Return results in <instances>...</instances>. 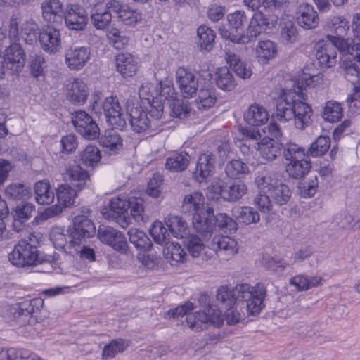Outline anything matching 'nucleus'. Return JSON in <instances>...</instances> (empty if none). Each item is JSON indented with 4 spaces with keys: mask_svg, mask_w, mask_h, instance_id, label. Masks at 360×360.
I'll use <instances>...</instances> for the list:
<instances>
[{
    "mask_svg": "<svg viewBox=\"0 0 360 360\" xmlns=\"http://www.w3.org/2000/svg\"><path fill=\"white\" fill-rule=\"evenodd\" d=\"M321 80V77L319 75L304 76L301 79V82H298L297 89H295V92L300 98H294L292 120L295 127L298 129L302 130L310 124L313 114L311 105L304 101L308 99V96L304 87H314Z\"/></svg>",
    "mask_w": 360,
    "mask_h": 360,
    "instance_id": "1",
    "label": "nucleus"
},
{
    "mask_svg": "<svg viewBox=\"0 0 360 360\" xmlns=\"http://www.w3.org/2000/svg\"><path fill=\"white\" fill-rule=\"evenodd\" d=\"M8 258L10 262L17 267L37 266L39 264L51 262L49 259L41 258L36 245L30 244L26 240H20L8 254Z\"/></svg>",
    "mask_w": 360,
    "mask_h": 360,
    "instance_id": "2",
    "label": "nucleus"
},
{
    "mask_svg": "<svg viewBox=\"0 0 360 360\" xmlns=\"http://www.w3.org/2000/svg\"><path fill=\"white\" fill-rule=\"evenodd\" d=\"M268 24V19L262 13L257 12L255 13L251 18L246 34L242 33L234 34L233 32L226 30L224 27H219V32L221 36L224 39H229L238 44H247L259 36L261 32L266 29Z\"/></svg>",
    "mask_w": 360,
    "mask_h": 360,
    "instance_id": "3",
    "label": "nucleus"
},
{
    "mask_svg": "<svg viewBox=\"0 0 360 360\" xmlns=\"http://www.w3.org/2000/svg\"><path fill=\"white\" fill-rule=\"evenodd\" d=\"M126 105L129 122L134 131L141 133L149 129L152 131L157 130L160 119L155 120L149 112L144 111L139 103L127 101Z\"/></svg>",
    "mask_w": 360,
    "mask_h": 360,
    "instance_id": "4",
    "label": "nucleus"
},
{
    "mask_svg": "<svg viewBox=\"0 0 360 360\" xmlns=\"http://www.w3.org/2000/svg\"><path fill=\"white\" fill-rule=\"evenodd\" d=\"M348 44L345 39L332 38V41H319L315 46L316 58L321 66L331 68L337 62V50L345 49Z\"/></svg>",
    "mask_w": 360,
    "mask_h": 360,
    "instance_id": "5",
    "label": "nucleus"
},
{
    "mask_svg": "<svg viewBox=\"0 0 360 360\" xmlns=\"http://www.w3.org/2000/svg\"><path fill=\"white\" fill-rule=\"evenodd\" d=\"M255 181L258 188H267V192L276 205L281 206L290 200L291 191L289 187L271 175L257 177Z\"/></svg>",
    "mask_w": 360,
    "mask_h": 360,
    "instance_id": "6",
    "label": "nucleus"
},
{
    "mask_svg": "<svg viewBox=\"0 0 360 360\" xmlns=\"http://www.w3.org/2000/svg\"><path fill=\"white\" fill-rule=\"evenodd\" d=\"M163 91L164 88L161 83L155 87L152 84H143L139 89L140 97L150 103L149 113L155 120L160 119L163 113V99L167 98L162 93Z\"/></svg>",
    "mask_w": 360,
    "mask_h": 360,
    "instance_id": "7",
    "label": "nucleus"
},
{
    "mask_svg": "<svg viewBox=\"0 0 360 360\" xmlns=\"http://www.w3.org/2000/svg\"><path fill=\"white\" fill-rule=\"evenodd\" d=\"M77 192L79 191L70 184H65L58 186L56 190L58 205L46 208L41 214V218L47 220L61 213L64 207L72 206L75 203Z\"/></svg>",
    "mask_w": 360,
    "mask_h": 360,
    "instance_id": "8",
    "label": "nucleus"
},
{
    "mask_svg": "<svg viewBox=\"0 0 360 360\" xmlns=\"http://www.w3.org/2000/svg\"><path fill=\"white\" fill-rule=\"evenodd\" d=\"M186 321L192 330L199 331L203 330V323L219 328L224 323V318L221 309L217 306H210L204 311L187 315Z\"/></svg>",
    "mask_w": 360,
    "mask_h": 360,
    "instance_id": "9",
    "label": "nucleus"
},
{
    "mask_svg": "<svg viewBox=\"0 0 360 360\" xmlns=\"http://www.w3.org/2000/svg\"><path fill=\"white\" fill-rule=\"evenodd\" d=\"M106 122L116 129L122 130L127 125L124 114L116 96L105 98L102 104Z\"/></svg>",
    "mask_w": 360,
    "mask_h": 360,
    "instance_id": "10",
    "label": "nucleus"
},
{
    "mask_svg": "<svg viewBox=\"0 0 360 360\" xmlns=\"http://www.w3.org/2000/svg\"><path fill=\"white\" fill-rule=\"evenodd\" d=\"M72 123L77 131L89 140L98 138L100 129L96 122L84 110H77L72 113Z\"/></svg>",
    "mask_w": 360,
    "mask_h": 360,
    "instance_id": "11",
    "label": "nucleus"
},
{
    "mask_svg": "<svg viewBox=\"0 0 360 360\" xmlns=\"http://www.w3.org/2000/svg\"><path fill=\"white\" fill-rule=\"evenodd\" d=\"M248 284H238L235 288H230L227 286L219 288L216 295V299L218 302V309H228L240 302V297L249 296L248 291Z\"/></svg>",
    "mask_w": 360,
    "mask_h": 360,
    "instance_id": "12",
    "label": "nucleus"
},
{
    "mask_svg": "<svg viewBox=\"0 0 360 360\" xmlns=\"http://www.w3.org/2000/svg\"><path fill=\"white\" fill-rule=\"evenodd\" d=\"M25 54L21 46L18 43L11 44L6 50L1 62L0 72L5 74V70L18 72L24 67Z\"/></svg>",
    "mask_w": 360,
    "mask_h": 360,
    "instance_id": "13",
    "label": "nucleus"
},
{
    "mask_svg": "<svg viewBox=\"0 0 360 360\" xmlns=\"http://www.w3.org/2000/svg\"><path fill=\"white\" fill-rule=\"evenodd\" d=\"M129 200L130 196L126 194L112 198L109 203L110 213L108 214L104 213L105 217L116 221L124 229L127 228L130 218L126 217L125 214L128 210Z\"/></svg>",
    "mask_w": 360,
    "mask_h": 360,
    "instance_id": "14",
    "label": "nucleus"
},
{
    "mask_svg": "<svg viewBox=\"0 0 360 360\" xmlns=\"http://www.w3.org/2000/svg\"><path fill=\"white\" fill-rule=\"evenodd\" d=\"M98 236L102 243L112 247L115 251L121 254L127 253L129 245L121 231L110 226L100 227Z\"/></svg>",
    "mask_w": 360,
    "mask_h": 360,
    "instance_id": "15",
    "label": "nucleus"
},
{
    "mask_svg": "<svg viewBox=\"0 0 360 360\" xmlns=\"http://www.w3.org/2000/svg\"><path fill=\"white\" fill-rule=\"evenodd\" d=\"M63 19L69 30L77 32L85 30L89 20L86 10L81 6L73 4L67 6Z\"/></svg>",
    "mask_w": 360,
    "mask_h": 360,
    "instance_id": "16",
    "label": "nucleus"
},
{
    "mask_svg": "<svg viewBox=\"0 0 360 360\" xmlns=\"http://www.w3.org/2000/svg\"><path fill=\"white\" fill-rule=\"evenodd\" d=\"M212 191L214 193H219L224 200L236 202L247 193L248 186L244 182L238 181L213 186Z\"/></svg>",
    "mask_w": 360,
    "mask_h": 360,
    "instance_id": "17",
    "label": "nucleus"
},
{
    "mask_svg": "<svg viewBox=\"0 0 360 360\" xmlns=\"http://www.w3.org/2000/svg\"><path fill=\"white\" fill-rule=\"evenodd\" d=\"M176 82L184 98L192 97L199 88L198 79L189 69L179 67L176 71Z\"/></svg>",
    "mask_w": 360,
    "mask_h": 360,
    "instance_id": "18",
    "label": "nucleus"
},
{
    "mask_svg": "<svg viewBox=\"0 0 360 360\" xmlns=\"http://www.w3.org/2000/svg\"><path fill=\"white\" fill-rule=\"evenodd\" d=\"M248 291L250 293L249 296L240 297V302L245 301L248 314L255 316L258 314L264 307L266 289L263 284L258 283L253 288L248 285Z\"/></svg>",
    "mask_w": 360,
    "mask_h": 360,
    "instance_id": "19",
    "label": "nucleus"
},
{
    "mask_svg": "<svg viewBox=\"0 0 360 360\" xmlns=\"http://www.w3.org/2000/svg\"><path fill=\"white\" fill-rule=\"evenodd\" d=\"M49 238L54 247L56 249L61 250L65 252L75 256L77 251V243L79 239L71 233L70 235L66 236L63 233L62 229L59 227L53 228L49 233Z\"/></svg>",
    "mask_w": 360,
    "mask_h": 360,
    "instance_id": "20",
    "label": "nucleus"
},
{
    "mask_svg": "<svg viewBox=\"0 0 360 360\" xmlns=\"http://www.w3.org/2000/svg\"><path fill=\"white\" fill-rule=\"evenodd\" d=\"M210 247L215 251L219 257L228 260L235 255L238 251V242L226 236H215Z\"/></svg>",
    "mask_w": 360,
    "mask_h": 360,
    "instance_id": "21",
    "label": "nucleus"
},
{
    "mask_svg": "<svg viewBox=\"0 0 360 360\" xmlns=\"http://www.w3.org/2000/svg\"><path fill=\"white\" fill-rule=\"evenodd\" d=\"M91 49L88 46H71L65 52V63L72 70H79L88 63Z\"/></svg>",
    "mask_w": 360,
    "mask_h": 360,
    "instance_id": "22",
    "label": "nucleus"
},
{
    "mask_svg": "<svg viewBox=\"0 0 360 360\" xmlns=\"http://www.w3.org/2000/svg\"><path fill=\"white\" fill-rule=\"evenodd\" d=\"M64 177L70 182V186L75 187L78 191L88 188L91 184L89 173L77 164L66 167Z\"/></svg>",
    "mask_w": 360,
    "mask_h": 360,
    "instance_id": "23",
    "label": "nucleus"
},
{
    "mask_svg": "<svg viewBox=\"0 0 360 360\" xmlns=\"http://www.w3.org/2000/svg\"><path fill=\"white\" fill-rule=\"evenodd\" d=\"M214 168V155L212 153H203L198 158L193 177L199 183L206 182L207 179L213 174Z\"/></svg>",
    "mask_w": 360,
    "mask_h": 360,
    "instance_id": "24",
    "label": "nucleus"
},
{
    "mask_svg": "<svg viewBox=\"0 0 360 360\" xmlns=\"http://www.w3.org/2000/svg\"><path fill=\"white\" fill-rule=\"evenodd\" d=\"M89 95L86 84L80 78H75L67 84V99L74 105H84Z\"/></svg>",
    "mask_w": 360,
    "mask_h": 360,
    "instance_id": "25",
    "label": "nucleus"
},
{
    "mask_svg": "<svg viewBox=\"0 0 360 360\" xmlns=\"http://www.w3.org/2000/svg\"><path fill=\"white\" fill-rule=\"evenodd\" d=\"M193 226L205 239L210 238L214 228V210L207 207L202 213L195 214L193 217Z\"/></svg>",
    "mask_w": 360,
    "mask_h": 360,
    "instance_id": "26",
    "label": "nucleus"
},
{
    "mask_svg": "<svg viewBox=\"0 0 360 360\" xmlns=\"http://www.w3.org/2000/svg\"><path fill=\"white\" fill-rule=\"evenodd\" d=\"M39 42L41 49L48 53H55L61 48L60 30L53 27H47L39 33Z\"/></svg>",
    "mask_w": 360,
    "mask_h": 360,
    "instance_id": "27",
    "label": "nucleus"
},
{
    "mask_svg": "<svg viewBox=\"0 0 360 360\" xmlns=\"http://www.w3.org/2000/svg\"><path fill=\"white\" fill-rule=\"evenodd\" d=\"M89 212L90 209L84 208L82 211V214L75 217L73 220L74 230L72 233L79 239V242H82L83 238L91 237L96 232L94 223L86 215Z\"/></svg>",
    "mask_w": 360,
    "mask_h": 360,
    "instance_id": "28",
    "label": "nucleus"
},
{
    "mask_svg": "<svg viewBox=\"0 0 360 360\" xmlns=\"http://www.w3.org/2000/svg\"><path fill=\"white\" fill-rule=\"evenodd\" d=\"M43 19L51 24H60L63 20V4L59 0H46L41 4Z\"/></svg>",
    "mask_w": 360,
    "mask_h": 360,
    "instance_id": "29",
    "label": "nucleus"
},
{
    "mask_svg": "<svg viewBox=\"0 0 360 360\" xmlns=\"http://www.w3.org/2000/svg\"><path fill=\"white\" fill-rule=\"evenodd\" d=\"M294 98L290 94L283 95L278 98L275 101V109L273 112V117L281 122H287L292 120Z\"/></svg>",
    "mask_w": 360,
    "mask_h": 360,
    "instance_id": "30",
    "label": "nucleus"
},
{
    "mask_svg": "<svg viewBox=\"0 0 360 360\" xmlns=\"http://www.w3.org/2000/svg\"><path fill=\"white\" fill-rule=\"evenodd\" d=\"M296 14L298 25L304 29H314L319 25L318 14L314 7L309 4H301L297 8Z\"/></svg>",
    "mask_w": 360,
    "mask_h": 360,
    "instance_id": "31",
    "label": "nucleus"
},
{
    "mask_svg": "<svg viewBox=\"0 0 360 360\" xmlns=\"http://www.w3.org/2000/svg\"><path fill=\"white\" fill-rule=\"evenodd\" d=\"M252 148H256V151L267 161L276 159L281 151V144L269 137H264L259 142H255Z\"/></svg>",
    "mask_w": 360,
    "mask_h": 360,
    "instance_id": "32",
    "label": "nucleus"
},
{
    "mask_svg": "<svg viewBox=\"0 0 360 360\" xmlns=\"http://www.w3.org/2000/svg\"><path fill=\"white\" fill-rule=\"evenodd\" d=\"M182 210L185 213L192 214H200L206 211L205 208V198L200 192H193L184 196Z\"/></svg>",
    "mask_w": 360,
    "mask_h": 360,
    "instance_id": "33",
    "label": "nucleus"
},
{
    "mask_svg": "<svg viewBox=\"0 0 360 360\" xmlns=\"http://www.w3.org/2000/svg\"><path fill=\"white\" fill-rule=\"evenodd\" d=\"M115 61L117 70L124 77H132L138 70V61L129 53L118 54Z\"/></svg>",
    "mask_w": 360,
    "mask_h": 360,
    "instance_id": "34",
    "label": "nucleus"
},
{
    "mask_svg": "<svg viewBox=\"0 0 360 360\" xmlns=\"http://www.w3.org/2000/svg\"><path fill=\"white\" fill-rule=\"evenodd\" d=\"M198 92V97L195 100L197 108L199 110H207L212 107L217 101L214 90L210 84H201Z\"/></svg>",
    "mask_w": 360,
    "mask_h": 360,
    "instance_id": "35",
    "label": "nucleus"
},
{
    "mask_svg": "<svg viewBox=\"0 0 360 360\" xmlns=\"http://www.w3.org/2000/svg\"><path fill=\"white\" fill-rule=\"evenodd\" d=\"M99 143L105 148V152L110 155L117 153L122 147V139L114 128L105 131V134L100 138Z\"/></svg>",
    "mask_w": 360,
    "mask_h": 360,
    "instance_id": "36",
    "label": "nucleus"
},
{
    "mask_svg": "<svg viewBox=\"0 0 360 360\" xmlns=\"http://www.w3.org/2000/svg\"><path fill=\"white\" fill-rule=\"evenodd\" d=\"M231 214L240 223L245 225L256 224L260 220V215L257 210L249 206H234Z\"/></svg>",
    "mask_w": 360,
    "mask_h": 360,
    "instance_id": "37",
    "label": "nucleus"
},
{
    "mask_svg": "<svg viewBox=\"0 0 360 360\" xmlns=\"http://www.w3.org/2000/svg\"><path fill=\"white\" fill-rule=\"evenodd\" d=\"M244 119L250 125L261 126L268 121L269 112L263 106L252 105L244 113Z\"/></svg>",
    "mask_w": 360,
    "mask_h": 360,
    "instance_id": "38",
    "label": "nucleus"
},
{
    "mask_svg": "<svg viewBox=\"0 0 360 360\" xmlns=\"http://www.w3.org/2000/svg\"><path fill=\"white\" fill-rule=\"evenodd\" d=\"M145 200L141 196L131 195L128 206L131 218L138 224H143L148 219L145 211Z\"/></svg>",
    "mask_w": 360,
    "mask_h": 360,
    "instance_id": "39",
    "label": "nucleus"
},
{
    "mask_svg": "<svg viewBox=\"0 0 360 360\" xmlns=\"http://www.w3.org/2000/svg\"><path fill=\"white\" fill-rule=\"evenodd\" d=\"M165 224L174 237L184 238L188 236V225L181 217L169 214L165 219Z\"/></svg>",
    "mask_w": 360,
    "mask_h": 360,
    "instance_id": "40",
    "label": "nucleus"
},
{
    "mask_svg": "<svg viewBox=\"0 0 360 360\" xmlns=\"http://www.w3.org/2000/svg\"><path fill=\"white\" fill-rule=\"evenodd\" d=\"M255 53L259 63H266L276 56V44L271 40L260 41L255 48Z\"/></svg>",
    "mask_w": 360,
    "mask_h": 360,
    "instance_id": "41",
    "label": "nucleus"
},
{
    "mask_svg": "<svg viewBox=\"0 0 360 360\" xmlns=\"http://www.w3.org/2000/svg\"><path fill=\"white\" fill-rule=\"evenodd\" d=\"M214 79L217 86L224 91H232L236 86L233 75L226 67H221L217 70Z\"/></svg>",
    "mask_w": 360,
    "mask_h": 360,
    "instance_id": "42",
    "label": "nucleus"
},
{
    "mask_svg": "<svg viewBox=\"0 0 360 360\" xmlns=\"http://www.w3.org/2000/svg\"><path fill=\"white\" fill-rule=\"evenodd\" d=\"M311 167V163L307 158L287 162L285 169L290 177L300 179L307 174Z\"/></svg>",
    "mask_w": 360,
    "mask_h": 360,
    "instance_id": "43",
    "label": "nucleus"
},
{
    "mask_svg": "<svg viewBox=\"0 0 360 360\" xmlns=\"http://www.w3.org/2000/svg\"><path fill=\"white\" fill-rule=\"evenodd\" d=\"M130 344V341L117 338L111 340L108 345H105L102 352V359L107 360L114 358L119 353L123 352Z\"/></svg>",
    "mask_w": 360,
    "mask_h": 360,
    "instance_id": "44",
    "label": "nucleus"
},
{
    "mask_svg": "<svg viewBox=\"0 0 360 360\" xmlns=\"http://www.w3.org/2000/svg\"><path fill=\"white\" fill-rule=\"evenodd\" d=\"M190 162V155L186 153H176L169 156L165 163V168L172 172L185 170Z\"/></svg>",
    "mask_w": 360,
    "mask_h": 360,
    "instance_id": "45",
    "label": "nucleus"
},
{
    "mask_svg": "<svg viewBox=\"0 0 360 360\" xmlns=\"http://www.w3.org/2000/svg\"><path fill=\"white\" fill-rule=\"evenodd\" d=\"M34 188L35 199L37 203L48 205L53 202L55 195L49 183L41 181H38L35 184Z\"/></svg>",
    "mask_w": 360,
    "mask_h": 360,
    "instance_id": "46",
    "label": "nucleus"
},
{
    "mask_svg": "<svg viewBox=\"0 0 360 360\" xmlns=\"http://www.w3.org/2000/svg\"><path fill=\"white\" fill-rule=\"evenodd\" d=\"M224 172L231 179H239L248 174L249 167L240 160L233 159L226 164Z\"/></svg>",
    "mask_w": 360,
    "mask_h": 360,
    "instance_id": "47",
    "label": "nucleus"
},
{
    "mask_svg": "<svg viewBox=\"0 0 360 360\" xmlns=\"http://www.w3.org/2000/svg\"><path fill=\"white\" fill-rule=\"evenodd\" d=\"M321 281L322 278L319 276L297 275L290 279V284L294 285L298 290L302 291L319 285Z\"/></svg>",
    "mask_w": 360,
    "mask_h": 360,
    "instance_id": "48",
    "label": "nucleus"
},
{
    "mask_svg": "<svg viewBox=\"0 0 360 360\" xmlns=\"http://www.w3.org/2000/svg\"><path fill=\"white\" fill-rule=\"evenodd\" d=\"M6 195L14 200H24L32 195L30 188L22 184H11L5 190Z\"/></svg>",
    "mask_w": 360,
    "mask_h": 360,
    "instance_id": "49",
    "label": "nucleus"
},
{
    "mask_svg": "<svg viewBox=\"0 0 360 360\" xmlns=\"http://www.w3.org/2000/svg\"><path fill=\"white\" fill-rule=\"evenodd\" d=\"M130 242L138 249L143 251L150 250L153 244L150 238L142 231L136 229H131L128 231Z\"/></svg>",
    "mask_w": 360,
    "mask_h": 360,
    "instance_id": "50",
    "label": "nucleus"
},
{
    "mask_svg": "<svg viewBox=\"0 0 360 360\" xmlns=\"http://www.w3.org/2000/svg\"><path fill=\"white\" fill-rule=\"evenodd\" d=\"M328 26L333 30L335 36L328 35L327 39L332 41V38H340L345 39L344 36L347 34L349 29V22L344 18L340 16H334L330 18Z\"/></svg>",
    "mask_w": 360,
    "mask_h": 360,
    "instance_id": "51",
    "label": "nucleus"
},
{
    "mask_svg": "<svg viewBox=\"0 0 360 360\" xmlns=\"http://www.w3.org/2000/svg\"><path fill=\"white\" fill-rule=\"evenodd\" d=\"M343 116V110L340 103L330 101L326 103L322 117L329 122H338Z\"/></svg>",
    "mask_w": 360,
    "mask_h": 360,
    "instance_id": "52",
    "label": "nucleus"
},
{
    "mask_svg": "<svg viewBox=\"0 0 360 360\" xmlns=\"http://www.w3.org/2000/svg\"><path fill=\"white\" fill-rule=\"evenodd\" d=\"M227 20L229 25V29L225 28L226 30L233 32L234 34H241L243 26L248 22L245 12L237 11L227 15Z\"/></svg>",
    "mask_w": 360,
    "mask_h": 360,
    "instance_id": "53",
    "label": "nucleus"
},
{
    "mask_svg": "<svg viewBox=\"0 0 360 360\" xmlns=\"http://www.w3.org/2000/svg\"><path fill=\"white\" fill-rule=\"evenodd\" d=\"M101 158L100 150L94 145H88L80 153V160L86 167H93Z\"/></svg>",
    "mask_w": 360,
    "mask_h": 360,
    "instance_id": "54",
    "label": "nucleus"
},
{
    "mask_svg": "<svg viewBox=\"0 0 360 360\" xmlns=\"http://www.w3.org/2000/svg\"><path fill=\"white\" fill-rule=\"evenodd\" d=\"M44 303L41 298L25 300L18 304L17 311L15 312L18 316H29L34 314L36 310L42 307Z\"/></svg>",
    "mask_w": 360,
    "mask_h": 360,
    "instance_id": "55",
    "label": "nucleus"
},
{
    "mask_svg": "<svg viewBox=\"0 0 360 360\" xmlns=\"http://www.w3.org/2000/svg\"><path fill=\"white\" fill-rule=\"evenodd\" d=\"M283 153L286 162L297 161L307 158V153L304 148L291 142L285 144Z\"/></svg>",
    "mask_w": 360,
    "mask_h": 360,
    "instance_id": "56",
    "label": "nucleus"
},
{
    "mask_svg": "<svg viewBox=\"0 0 360 360\" xmlns=\"http://www.w3.org/2000/svg\"><path fill=\"white\" fill-rule=\"evenodd\" d=\"M199 38L198 44L201 49L210 50L215 39V33L213 30L206 25H201L197 30Z\"/></svg>",
    "mask_w": 360,
    "mask_h": 360,
    "instance_id": "57",
    "label": "nucleus"
},
{
    "mask_svg": "<svg viewBox=\"0 0 360 360\" xmlns=\"http://www.w3.org/2000/svg\"><path fill=\"white\" fill-rule=\"evenodd\" d=\"M164 255L168 260L183 262L185 259L186 252L179 243L169 242L164 249Z\"/></svg>",
    "mask_w": 360,
    "mask_h": 360,
    "instance_id": "58",
    "label": "nucleus"
},
{
    "mask_svg": "<svg viewBox=\"0 0 360 360\" xmlns=\"http://www.w3.org/2000/svg\"><path fill=\"white\" fill-rule=\"evenodd\" d=\"M163 176L160 173L153 174L148 182L146 193L153 198H159L163 190Z\"/></svg>",
    "mask_w": 360,
    "mask_h": 360,
    "instance_id": "59",
    "label": "nucleus"
},
{
    "mask_svg": "<svg viewBox=\"0 0 360 360\" xmlns=\"http://www.w3.org/2000/svg\"><path fill=\"white\" fill-rule=\"evenodd\" d=\"M259 192L254 198V204L263 213H269L273 210V203L267 188H259Z\"/></svg>",
    "mask_w": 360,
    "mask_h": 360,
    "instance_id": "60",
    "label": "nucleus"
},
{
    "mask_svg": "<svg viewBox=\"0 0 360 360\" xmlns=\"http://www.w3.org/2000/svg\"><path fill=\"white\" fill-rule=\"evenodd\" d=\"M330 140L328 136H320L311 143L307 153L312 157H318L324 155L329 149Z\"/></svg>",
    "mask_w": 360,
    "mask_h": 360,
    "instance_id": "61",
    "label": "nucleus"
},
{
    "mask_svg": "<svg viewBox=\"0 0 360 360\" xmlns=\"http://www.w3.org/2000/svg\"><path fill=\"white\" fill-rule=\"evenodd\" d=\"M150 233L154 241L160 245L169 243V234L161 221H155L150 229Z\"/></svg>",
    "mask_w": 360,
    "mask_h": 360,
    "instance_id": "62",
    "label": "nucleus"
},
{
    "mask_svg": "<svg viewBox=\"0 0 360 360\" xmlns=\"http://www.w3.org/2000/svg\"><path fill=\"white\" fill-rule=\"evenodd\" d=\"M217 223L220 229L229 233H235L238 229V223L226 213H219L214 216V224Z\"/></svg>",
    "mask_w": 360,
    "mask_h": 360,
    "instance_id": "63",
    "label": "nucleus"
},
{
    "mask_svg": "<svg viewBox=\"0 0 360 360\" xmlns=\"http://www.w3.org/2000/svg\"><path fill=\"white\" fill-rule=\"evenodd\" d=\"M110 44L116 49H122L129 42V38L123 32L116 28L111 29L107 34Z\"/></svg>",
    "mask_w": 360,
    "mask_h": 360,
    "instance_id": "64",
    "label": "nucleus"
}]
</instances>
